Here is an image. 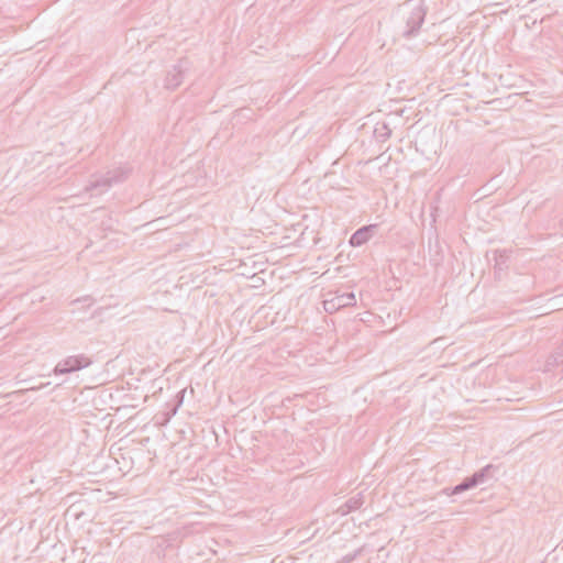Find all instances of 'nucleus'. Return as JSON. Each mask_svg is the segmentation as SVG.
Returning <instances> with one entry per match:
<instances>
[{"instance_id": "1", "label": "nucleus", "mask_w": 563, "mask_h": 563, "mask_svg": "<svg viewBox=\"0 0 563 563\" xmlns=\"http://www.w3.org/2000/svg\"><path fill=\"white\" fill-rule=\"evenodd\" d=\"M397 14L406 25L402 35L410 38L418 34L422 23L424 22L427 10L422 2L408 0L399 7Z\"/></svg>"}, {"instance_id": "2", "label": "nucleus", "mask_w": 563, "mask_h": 563, "mask_svg": "<svg viewBox=\"0 0 563 563\" xmlns=\"http://www.w3.org/2000/svg\"><path fill=\"white\" fill-rule=\"evenodd\" d=\"M92 364V360L85 354L69 355L59 361L53 368L55 375H65L84 369Z\"/></svg>"}, {"instance_id": "3", "label": "nucleus", "mask_w": 563, "mask_h": 563, "mask_svg": "<svg viewBox=\"0 0 563 563\" xmlns=\"http://www.w3.org/2000/svg\"><path fill=\"white\" fill-rule=\"evenodd\" d=\"M126 178V173L119 168L113 172H109L107 176L100 177L90 183L89 186L86 187L87 191H91L92 194L100 195L108 190L113 184H118L123 181Z\"/></svg>"}, {"instance_id": "4", "label": "nucleus", "mask_w": 563, "mask_h": 563, "mask_svg": "<svg viewBox=\"0 0 563 563\" xmlns=\"http://www.w3.org/2000/svg\"><path fill=\"white\" fill-rule=\"evenodd\" d=\"M189 66L190 64L187 59H180L176 65H174L165 77V88L168 90L177 89L188 73Z\"/></svg>"}, {"instance_id": "5", "label": "nucleus", "mask_w": 563, "mask_h": 563, "mask_svg": "<svg viewBox=\"0 0 563 563\" xmlns=\"http://www.w3.org/2000/svg\"><path fill=\"white\" fill-rule=\"evenodd\" d=\"M377 224L364 225L357 229L350 238L349 243L353 247H358L367 243L376 233Z\"/></svg>"}, {"instance_id": "6", "label": "nucleus", "mask_w": 563, "mask_h": 563, "mask_svg": "<svg viewBox=\"0 0 563 563\" xmlns=\"http://www.w3.org/2000/svg\"><path fill=\"white\" fill-rule=\"evenodd\" d=\"M477 485L478 484H477L476 479L472 475L470 477L464 478L460 484H457L453 488H444L442 490V493L448 495V496L457 495V494H461V493L466 492L468 489H472V488L476 487Z\"/></svg>"}, {"instance_id": "7", "label": "nucleus", "mask_w": 563, "mask_h": 563, "mask_svg": "<svg viewBox=\"0 0 563 563\" xmlns=\"http://www.w3.org/2000/svg\"><path fill=\"white\" fill-rule=\"evenodd\" d=\"M364 499L363 495L361 493L356 494L355 496L349 498L343 505H341L338 509V512L342 516H345L350 514L351 511H354L363 505Z\"/></svg>"}, {"instance_id": "8", "label": "nucleus", "mask_w": 563, "mask_h": 563, "mask_svg": "<svg viewBox=\"0 0 563 563\" xmlns=\"http://www.w3.org/2000/svg\"><path fill=\"white\" fill-rule=\"evenodd\" d=\"M333 297L336 300V307H339L340 309L344 307L354 306L356 303L354 292H344L341 295H335Z\"/></svg>"}, {"instance_id": "9", "label": "nucleus", "mask_w": 563, "mask_h": 563, "mask_svg": "<svg viewBox=\"0 0 563 563\" xmlns=\"http://www.w3.org/2000/svg\"><path fill=\"white\" fill-rule=\"evenodd\" d=\"M494 470V466L492 464H488L481 468L478 472H475L473 474L474 478L476 479L477 484L485 483L488 478L492 477V472Z\"/></svg>"}, {"instance_id": "10", "label": "nucleus", "mask_w": 563, "mask_h": 563, "mask_svg": "<svg viewBox=\"0 0 563 563\" xmlns=\"http://www.w3.org/2000/svg\"><path fill=\"white\" fill-rule=\"evenodd\" d=\"M375 134L379 140L385 141L390 136L391 130L384 123L375 129Z\"/></svg>"}, {"instance_id": "11", "label": "nucleus", "mask_w": 563, "mask_h": 563, "mask_svg": "<svg viewBox=\"0 0 563 563\" xmlns=\"http://www.w3.org/2000/svg\"><path fill=\"white\" fill-rule=\"evenodd\" d=\"M334 302H336V300L334 299V297L329 298V299H325V300L323 301V308H324V310H325L328 313H333V312H335V311H338V310L340 309L339 307H336V303H334Z\"/></svg>"}, {"instance_id": "12", "label": "nucleus", "mask_w": 563, "mask_h": 563, "mask_svg": "<svg viewBox=\"0 0 563 563\" xmlns=\"http://www.w3.org/2000/svg\"><path fill=\"white\" fill-rule=\"evenodd\" d=\"M551 358L554 364L563 363V340L558 350L552 354Z\"/></svg>"}, {"instance_id": "13", "label": "nucleus", "mask_w": 563, "mask_h": 563, "mask_svg": "<svg viewBox=\"0 0 563 563\" xmlns=\"http://www.w3.org/2000/svg\"><path fill=\"white\" fill-rule=\"evenodd\" d=\"M361 553V549L356 550L354 553L352 554H346L342 558L341 562L340 563H351L352 561L355 560V558Z\"/></svg>"}, {"instance_id": "14", "label": "nucleus", "mask_w": 563, "mask_h": 563, "mask_svg": "<svg viewBox=\"0 0 563 563\" xmlns=\"http://www.w3.org/2000/svg\"><path fill=\"white\" fill-rule=\"evenodd\" d=\"M45 386H49V383L42 384V385H41V386H38V387H30L29 389H30V390H37V389L43 388V387H45Z\"/></svg>"}, {"instance_id": "15", "label": "nucleus", "mask_w": 563, "mask_h": 563, "mask_svg": "<svg viewBox=\"0 0 563 563\" xmlns=\"http://www.w3.org/2000/svg\"><path fill=\"white\" fill-rule=\"evenodd\" d=\"M21 393H22V390H19V391H12V393H9V394H7V395H2V398L9 397V396H11V395H19V394H21Z\"/></svg>"}, {"instance_id": "16", "label": "nucleus", "mask_w": 563, "mask_h": 563, "mask_svg": "<svg viewBox=\"0 0 563 563\" xmlns=\"http://www.w3.org/2000/svg\"><path fill=\"white\" fill-rule=\"evenodd\" d=\"M84 301H88V298L84 299ZM91 303H92V302H91V300L89 299L88 307H90V306H91Z\"/></svg>"}, {"instance_id": "17", "label": "nucleus", "mask_w": 563, "mask_h": 563, "mask_svg": "<svg viewBox=\"0 0 563 563\" xmlns=\"http://www.w3.org/2000/svg\"><path fill=\"white\" fill-rule=\"evenodd\" d=\"M181 404H183V398H180V400L178 401L177 407L180 406Z\"/></svg>"}, {"instance_id": "18", "label": "nucleus", "mask_w": 563, "mask_h": 563, "mask_svg": "<svg viewBox=\"0 0 563 563\" xmlns=\"http://www.w3.org/2000/svg\"><path fill=\"white\" fill-rule=\"evenodd\" d=\"M184 393H185V389H184V390H180V393H178V396H180V395L183 396V395H184Z\"/></svg>"}]
</instances>
